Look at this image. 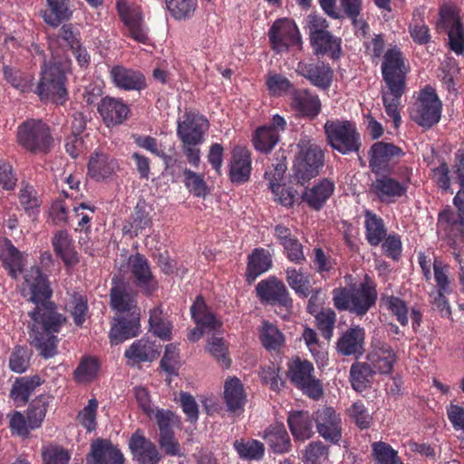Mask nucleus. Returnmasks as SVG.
<instances>
[{
    "label": "nucleus",
    "mask_w": 464,
    "mask_h": 464,
    "mask_svg": "<svg viewBox=\"0 0 464 464\" xmlns=\"http://www.w3.org/2000/svg\"><path fill=\"white\" fill-rule=\"evenodd\" d=\"M44 382L38 374L17 377L10 390L9 396L17 407L24 406L36 388Z\"/></svg>",
    "instance_id": "35"
},
{
    "label": "nucleus",
    "mask_w": 464,
    "mask_h": 464,
    "mask_svg": "<svg viewBox=\"0 0 464 464\" xmlns=\"http://www.w3.org/2000/svg\"><path fill=\"white\" fill-rule=\"evenodd\" d=\"M39 263L40 266H31L24 275V283L30 289V301L34 304L28 312V334L30 344L39 352V355L48 359L57 353V334L65 325L67 318L51 301L53 290L48 276L59 271L53 254L50 251L41 253Z\"/></svg>",
    "instance_id": "1"
},
{
    "label": "nucleus",
    "mask_w": 464,
    "mask_h": 464,
    "mask_svg": "<svg viewBox=\"0 0 464 464\" xmlns=\"http://www.w3.org/2000/svg\"><path fill=\"white\" fill-rule=\"evenodd\" d=\"M381 304L395 316L401 325L406 326L408 324L409 307L404 300L393 295L382 294Z\"/></svg>",
    "instance_id": "53"
},
{
    "label": "nucleus",
    "mask_w": 464,
    "mask_h": 464,
    "mask_svg": "<svg viewBox=\"0 0 464 464\" xmlns=\"http://www.w3.org/2000/svg\"><path fill=\"white\" fill-rule=\"evenodd\" d=\"M317 432L326 441L337 443L342 438L341 418L332 407L323 406L314 413Z\"/></svg>",
    "instance_id": "22"
},
{
    "label": "nucleus",
    "mask_w": 464,
    "mask_h": 464,
    "mask_svg": "<svg viewBox=\"0 0 464 464\" xmlns=\"http://www.w3.org/2000/svg\"><path fill=\"white\" fill-rule=\"evenodd\" d=\"M150 330L163 341L172 337V324L164 315L161 306H156L150 311Z\"/></svg>",
    "instance_id": "51"
},
{
    "label": "nucleus",
    "mask_w": 464,
    "mask_h": 464,
    "mask_svg": "<svg viewBox=\"0 0 464 464\" xmlns=\"http://www.w3.org/2000/svg\"><path fill=\"white\" fill-rule=\"evenodd\" d=\"M365 329L360 325H352L339 337L336 343L337 352L344 356L361 357L365 351Z\"/></svg>",
    "instance_id": "30"
},
{
    "label": "nucleus",
    "mask_w": 464,
    "mask_h": 464,
    "mask_svg": "<svg viewBox=\"0 0 464 464\" xmlns=\"http://www.w3.org/2000/svg\"><path fill=\"white\" fill-rule=\"evenodd\" d=\"M268 36L271 48L278 53L302 43L297 26L289 19L276 20L269 29Z\"/></svg>",
    "instance_id": "16"
},
{
    "label": "nucleus",
    "mask_w": 464,
    "mask_h": 464,
    "mask_svg": "<svg viewBox=\"0 0 464 464\" xmlns=\"http://www.w3.org/2000/svg\"><path fill=\"white\" fill-rule=\"evenodd\" d=\"M125 457L110 440L97 439L91 444L87 464H125Z\"/></svg>",
    "instance_id": "27"
},
{
    "label": "nucleus",
    "mask_w": 464,
    "mask_h": 464,
    "mask_svg": "<svg viewBox=\"0 0 464 464\" xmlns=\"http://www.w3.org/2000/svg\"><path fill=\"white\" fill-rule=\"evenodd\" d=\"M262 345L269 352L279 351L285 345V336L274 324L264 321L259 331Z\"/></svg>",
    "instance_id": "50"
},
{
    "label": "nucleus",
    "mask_w": 464,
    "mask_h": 464,
    "mask_svg": "<svg viewBox=\"0 0 464 464\" xmlns=\"http://www.w3.org/2000/svg\"><path fill=\"white\" fill-rule=\"evenodd\" d=\"M190 314L196 325L201 326L208 331L216 330L218 327L221 326V323L210 311L201 295L196 297V300L190 307Z\"/></svg>",
    "instance_id": "44"
},
{
    "label": "nucleus",
    "mask_w": 464,
    "mask_h": 464,
    "mask_svg": "<svg viewBox=\"0 0 464 464\" xmlns=\"http://www.w3.org/2000/svg\"><path fill=\"white\" fill-rule=\"evenodd\" d=\"M273 266L272 255L263 247L255 248L247 257L246 280L253 283L259 276Z\"/></svg>",
    "instance_id": "37"
},
{
    "label": "nucleus",
    "mask_w": 464,
    "mask_h": 464,
    "mask_svg": "<svg viewBox=\"0 0 464 464\" xmlns=\"http://www.w3.org/2000/svg\"><path fill=\"white\" fill-rule=\"evenodd\" d=\"M51 244L54 254L62 260L65 268H73L80 262L74 240L67 230L55 231L51 238Z\"/></svg>",
    "instance_id": "29"
},
{
    "label": "nucleus",
    "mask_w": 464,
    "mask_h": 464,
    "mask_svg": "<svg viewBox=\"0 0 464 464\" xmlns=\"http://www.w3.org/2000/svg\"><path fill=\"white\" fill-rule=\"evenodd\" d=\"M441 111L442 102L436 90L430 85H425L418 92L410 114L411 120L419 126L430 129L440 121Z\"/></svg>",
    "instance_id": "9"
},
{
    "label": "nucleus",
    "mask_w": 464,
    "mask_h": 464,
    "mask_svg": "<svg viewBox=\"0 0 464 464\" xmlns=\"http://www.w3.org/2000/svg\"><path fill=\"white\" fill-rule=\"evenodd\" d=\"M140 333V313L132 312L120 314L114 318L109 338L111 345H118L124 341L136 337Z\"/></svg>",
    "instance_id": "26"
},
{
    "label": "nucleus",
    "mask_w": 464,
    "mask_h": 464,
    "mask_svg": "<svg viewBox=\"0 0 464 464\" xmlns=\"http://www.w3.org/2000/svg\"><path fill=\"white\" fill-rule=\"evenodd\" d=\"M233 446L238 457L243 460L259 461L265 456L266 448L264 443L255 439L237 440Z\"/></svg>",
    "instance_id": "48"
},
{
    "label": "nucleus",
    "mask_w": 464,
    "mask_h": 464,
    "mask_svg": "<svg viewBox=\"0 0 464 464\" xmlns=\"http://www.w3.org/2000/svg\"><path fill=\"white\" fill-rule=\"evenodd\" d=\"M410 70L409 63L398 46L389 48L383 54L381 72L385 85L382 87V100L385 112L395 128L401 123L400 107L407 90L406 81Z\"/></svg>",
    "instance_id": "2"
},
{
    "label": "nucleus",
    "mask_w": 464,
    "mask_h": 464,
    "mask_svg": "<svg viewBox=\"0 0 464 464\" xmlns=\"http://www.w3.org/2000/svg\"><path fill=\"white\" fill-rule=\"evenodd\" d=\"M372 454L378 464H402L398 451L383 441L372 444Z\"/></svg>",
    "instance_id": "59"
},
{
    "label": "nucleus",
    "mask_w": 464,
    "mask_h": 464,
    "mask_svg": "<svg viewBox=\"0 0 464 464\" xmlns=\"http://www.w3.org/2000/svg\"><path fill=\"white\" fill-rule=\"evenodd\" d=\"M117 14L128 30V35L140 44L149 42L148 29L145 25L143 15L137 8L130 6L126 0H117Z\"/></svg>",
    "instance_id": "19"
},
{
    "label": "nucleus",
    "mask_w": 464,
    "mask_h": 464,
    "mask_svg": "<svg viewBox=\"0 0 464 464\" xmlns=\"http://www.w3.org/2000/svg\"><path fill=\"white\" fill-rule=\"evenodd\" d=\"M66 308L72 315L74 324L82 327L89 317L87 295L82 293L73 292L70 295Z\"/></svg>",
    "instance_id": "49"
},
{
    "label": "nucleus",
    "mask_w": 464,
    "mask_h": 464,
    "mask_svg": "<svg viewBox=\"0 0 464 464\" xmlns=\"http://www.w3.org/2000/svg\"><path fill=\"white\" fill-rule=\"evenodd\" d=\"M97 111L108 128L123 124L130 114L129 105L122 99L111 96L102 98L97 104Z\"/></svg>",
    "instance_id": "21"
},
{
    "label": "nucleus",
    "mask_w": 464,
    "mask_h": 464,
    "mask_svg": "<svg viewBox=\"0 0 464 464\" xmlns=\"http://www.w3.org/2000/svg\"><path fill=\"white\" fill-rule=\"evenodd\" d=\"M18 199L20 206L29 217H34L40 213L42 199L33 185H23L19 191Z\"/></svg>",
    "instance_id": "52"
},
{
    "label": "nucleus",
    "mask_w": 464,
    "mask_h": 464,
    "mask_svg": "<svg viewBox=\"0 0 464 464\" xmlns=\"http://www.w3.org/2000/svg\"><path fill=\"white\" fill-rule=\"evenodd\" d=\"M208 127L209 123L205 116L193 111H185L178 121L177 136L181 143L202 144Z\"/></svg>",
    "instance_id": "15"
},
{
    "label": "nucleus",
    "mask_w": 464,
    "mask_h": 464,
    "mask_svg": "<svg viewBox=\"0 0 464 464\" xmlns=\"http://www.w3.org/2000/svg\"><path fill=\"white\" fill-rule=\"evenodd\" d=\"M287 376L290 382L304 394L318 400L324 393L323 386L319 379L314 375V367L308 360L299 357L288 362Z\"/></svg>",
    "instance_id": "12"
},
{
    "label": "nucleus",
    "mask_w": 464,
    "mask_h": 464,
    "mask_svg": "<svg viewBox=\"0 0 464 464\" xmlns=\"http://www.w3.org/2000/svg\"><path fill=\"white\" fill-rule=\"evenodd\" d=\"M48 9L43 14L44 21L57 27L63 21L69 20L73 13L72 0H46Z\"/></svg>",
    "instance_id": "42"
},
{
    "label": "nucleus",
    "mask_w": 464,
    "mask_h": 464,
    "mask_svg": "<svg viewBox=\"0 0 464 464\" xmlns=\"http://www.w3.org/2000/svg\"><path fill=\"white\" fill-rule=\"evenodd\" d=\"M295 72L321 90L326 91L332 85L334 70L324 62H299Z\"/></svg>",
    "instance_id": "24"
},
{
    "label": "nucleus",
    "mask_w": 464,
    "mask_h": 464,
    "mask_svg": "<svg viewBox=\"0 0 464 464\" xmlns=\"http://www.w3.org/2000/svg\"><path fill=\"white\" fill-rule=\"evenodd\" d=\"M397 356L392 346L387 343H378L367 355L368 363L380 374H390Z\"/></svg>",
    "instance_id": "34"
},
{
    "label": "nucleus",
    "mask_w": 464,
    "mask_h": 464,
    "mask_svg": "<svg viewBox=\"0 0 464 464\" xmlns=\"http://www.w3.org/2000/svg\"><path fill=\"white\" fill-rule=\"evenodd\" d=\"M82 35L79 28L72 24H64L57 34L50 39V46H63L71 51L82 46Z\"/></svg>",
    "instance_id": "46"
},
{
    "label": "nucleus",
    "mask_w": 464,
    "mask_h": 464,
    "mask_svg": "<svg viewBox=\"0 0 464 464\" xmlns=\"http://www.w3.org/2000/svg\"><path fill=\"white\" fill-rule=\"evenodd\" d=\"M396 174L400 179L382 174L377 177L371 185V191L383 203H393L406 195L411 183L412 169L407 166L398 168Z\"/></svg>",
    "instance_id": "10"
},
{
    "label": "nucleus",
    "mask_w": 464,
    "mask_h": 464,
    "mask_svg": "<svg viewBox=\"0 0 464 464\" xmlns=\"http://www.w3.org/2000/svg\"><path fill=\"white\" fill-rule=\"evenodd\" d=\"M17 142L34 154H47L53 147L50 126L42 120L27 119L17 127Z\"/></svg>",
    "instance_id": "8"
},
{
    "label": "nucleus",
    "mask_w": 464,
    "mask_h": 464,
    "mask_svg": "<svg viewBox=\"0 0 464 464\" xmlns=\"http://www.w3.org/2000/svg\"><path fill=\"white\" fill-rule=\"evenodd\" d=\"M375 371L365 362H355L350 368V382L357 392H362L372 387Z\"/></svg>",
    "instance_id": "43"
},
{
    "label": "nucleus",
    "mask_w": 464,
    "mask_h": 464,
    "mask_svg": "<svg viewBox=\"0 0 464 464\" xmlns=\"http://www.w3.org/2000/svg\"><path fill=\"white\" fill-rule=\"evenodd\" d=\"M310 43L316 56H327L334 61L342 56V39L324 29L326 21L316 16H310Z\"/></svg>",
    "instance_id": "11"
},
{
    "label": "nucleus",
    "mask_w": 464,
    "mask_h": 464,
    "mask_svg": "<svg viewBox=\"0 0 464 464\" xmlns=\"http://www.w3.org/2000/svg\"><path fill=\"white\" fill-rule=\"evenodd\" d=\"M262 438L275 454H285L292 450L290 436L283 423L268 426L264 430Z\"/></svg>",
    "instance_id": "36"
},
{
    "label": "nucleus",
    "mask_w": 464,
    "mask_h": 464,
    "mask_svg": "<svg viewBox=\"0 0 464 464\" xmlns=\"http://www.w3.org/2000/svg\"><path fill=\"white\" fill-rule=\"evenodd\" d=\"M291 108L303 117L314 119L322 109L318 95L308 89H294L291 93Z\"/></svg>",
    "instance_id": "31"
},
{
    "label": "nucleus",
    "mask_w": 464,
    "mask_h": 464,
    "mask_svg": "<svg viewBox=\"0 0 464 464\" xmlns=\"http://www.w3.org/2000/svg\"><path fill=\"white\" fill-rule=\"evenodd\" d=\"M314 414L306 411H293L287 418V424L295 440H305L314 434Z\"/></svg>",
    "instance_id": "39"
},
{
    "label": "nucleus",
    "mask_w": 464,
    "mask_h": 464,
    "mask_svg": "<svg viewBox=\"0 0 464 464\" xmlns=\"http://www.w3.org/2000/svg\"><path fill=\"white\" fill-rule=\"evenodd\" d=\"M334 189L335 185L333 180L323 179L313 188L306 189L303 198L311 208L320 210L334 194Z\"/></svg>",
    "instance_id": "41"
},
{
    "label": "nucleus",
    "mask_w": 464,
    "mask_h": 464,
    "mask_svg": "<svg viewBox=\"0 0 464 464\" xmlns=\"http://www.w3.org/2000/svg\"><path fill=\"white\" fill-rule=\"evenodd\" d=\"M286 169L285 158L282 157V160H278L276 164L273 163L265 171V179L268 182V188L275 195H278L280 191L284 190L282 181Z\"/></svg>",
    "instance_id": "56"
},
{
    "label": "nucleus",
    "mask_w": 464,
    "mask_h": 464,
    "mask_svg": "<svg viewBox=\"0 0 464 464\" xmlns=\"http://www.w3.org/2000/svg\"><path fill=\"white\" fill-rule=\"evenodd\" d=\"M286 282L295 293L301 298H306L310 295V286L307 277L301 270L295 267L285 269Z\"/></svg>",
    "instance_id": "60"
},
{
    "label": "nucleus",
    "mask_w": 464,
    "mask_h": 464,
    "mask_svg": "<svg viewBox=\"0 0 464 464\" xmlns=\"http://www.w3.org/2000/svg\"><path fill=\"white\" fill-rule=\"evenodd\" d=\"M256 295L263 304L278 305L286 310L293 307V299L285 283L275 276H270L257 283Z\"/></svg>",
    "instance_id": "13"
},
{
    "label": "nucleus",
    "mask_w": 464,
    "mask_h": 464,
    "mask_svg": "<svg viewBox=\"0 0 464 464\" xmlns=\"http://www.w3.org/2000/svg\"><path fill=\"white\" fill-rule=\"evenodd\" d=\"M327 144L343 155L359 153L362 137L356 123L349 120H327L324 125Z\"/></svg>",
    "instance_id": "5"
},
{
    "label": "nucleus",
    "mask_w": 464,
    "mask_h": 464,
    "mask_svg": "<svg viewBox=\"0 0 464 464\" xmlns=\"http://www.w3.org/2000/svg\"><path fill=\"white\" fill-rule=\"evenodd\" d=\"M53 400L52 395L44 393L31 401L27 409V419L31 430L37 429L42 425Z\"/></svg>",
    "instance_id": "47"
},
{
    "label": "nucleus",
    "mask_w": 464,
    "mask_h": 464,
    "mask_svg": "<svg viewBox=\"0 0 464 464\" xmlns=\"http://www.w3.org/2000/svg\"><path fill=\"white\" fill-rule=\"evenodd\" d=\"M286 121L279 114L273 116L271 122L256 128L252 136V144L256 150L268 153L280 140V132L285 130Z\"/></svg>",
    "instance_id": "18"
},
{
    "label": "nucleus",
    "mask_w": 464,
    "mask_h": 464,
    "mask_svg": "<svg viewBox=\"0 0 464 464\" xmlns=\"http://www.w3.org/2000/svg\"><path fill=\"white\" fill-rule=\"evenodd\" d=\"M110 78L113 85L120 90L140 92L147 88L145 75L140 71L121 64L111 68Z\"/></svg>",
    "instance_id": "28"
},
{
    "label": "nucleus",
    "mask_w": 464,
    "mask_h": 464,
    "mask_svg": "<svg viewBox=\"0 0 464 464\" xmlns=\"http://www.w3.org/2000/svg\"><path fill=\"white\" fill-rule=\"evenodd\" d=\"M454 169L455 179L460 188L453 198L456 210L450 206L441 209L437 227L449 240L455 243L464 237V153L458 156Z\"/></svg>",
    "instance_id": "4"
},
{
    "label": "nucleus",
    "mask_w": 464,
    "mask_h": 464,
    "mask_svg": "<svg viewBox=\"0 0 464 464\" xmlns=\"http://www.w3.org/2000/svg\"><path fill=\"white\" fill-rule=\"evenodd\" d=\"M128 265L134 285L147 296L152 295L159 288V283L152 274L148 258L140 253L130 255Z\"/></svg>",
    "instance_id": "17"
},
{
    "label": "nucleus",
    "mask_w": 464,
    "mask_h": 464,
    "mask_svg": "<svg viewBox=\"0 0 464 464\" xmlns=\"http://www.w3.org/2000/svg\"><path fill=\"white\" fill-rule=\"evenodd\" d=\"M99 369L100 363L97 359L85 357L75 369L74 379L78 382H91L96 378Z\"/></svg>",
    "instance_id": "62"
},
{
    "label": "nucleus",
    "mask_w": 464,
    "mask_h": 464,
    "mask_svg": "<svg viewBox=\"0 0 464 464\" xmlns=\"http://www.w3.org/2000/svg\"><path fill=\"white\" fill-rule=\"evenodd\" d=\"M224 401L228 411L237 413L244 411L246 394L238 378L233 377L226 381L224 385Z\"/></svg>",
    "instance_id": "40"
},
{
    "label": "nucleus",
    "mask_w": 464,
    "mask_h": 464,
    "mask_svg": "<svg viewBox=\"0 0 464 464\" xmlns=\"http://www.w3.org/2000/svg\"><path fill=\"white\" fill-rule=\"evenodd\" d=\"M152 225L151 218L149 213L143 207L137 205L131 215L130 221L127 222L123 226V233L129 235L130 237H137L146 227H150Z\"/></svg>",
    "instance_id": "54"
},
{
    "label": "nucleus",
    "mask_w": 464,
    "mask_h": 464,
    "mask_svg": "<svg viewBox=\"0 0 464 464\" xmlns=\"http://www.w3.org/2000/svg\"><path fill=\"white\" fill-rule=\"evenodd\" d=\"M252 172V153L244 146H235L228 164L229 180L236 185L249 181Z\"/></svg>",
    "instance_id": "23"
},
{
    "label": "nucleus",
    "mask_w": 464,
    "mask_h": 464,
    "mask_svg": "<svg viewBox=\"0 0 464 464\" xmlns=\"http://www.w3.org/2000/svg\"><path fill=\"white\" fill-rule=\"evenodd\" d=\"M0 260L8 276L16 280L24 270L26 256L16 248L11 240L0 243Z\"/></svg>",
    "instance_id": "32"
},
{
    "label": "nucleus",
    "mask_w": 464,
    "mask_h": 464,
    "mask_svg": "<svg viewBox=\"0 0 464 464\" xmlns=\"http://www.w3.org/2000/svg\"><path fill=\"white\" fill-rule=\"evenodd\" d=\"M129 449L137 464H158L161 459L155 443L146 438L140 430L131 434Z\"/></svg>",
    "instance_id": "25"
},
{
    "label": "nucleus",
    "mask_w": 464,
    "mask_h": 464,
    "mask_svg": "<svg viewBox=\"0 0 464 464\" xmlns=\"http://www.w3.org/2000/svg\"><path fill=\"white\" fill-rule=\"evenodd\" d=\"M297 150L293 166V179L297 184L304 185L319 174L324 166V153L318 145L304 139L299 140Z\"/></svg>",
    "instance_id": "7"
},
{
    "label": "nucleus",
    "mask_w": 464,
    "mask_h": 464,
    "mask_svg": "<svg viewBox=\"0 0 464 464\" xmlns=\"http://www.w3.org/2000/svg\"><path fill=\"white\" fill-rule=\"evenodd\" d=\"M364 228L367 242L372 246H379L387 236L383 219L372 211H364Z\"/></svg>",
    "instance_id": "45"
},
{
    "label": "nucleus",
    "mask_w": 464,
    "mask_h": 464,
    "mask_svg": "<svg viewBox=\"0 0 464 464\" xmlns=\"http://www.w3.org/2000/svg\"><path fill=\"white\" fill-rule=\"evenodd\" d=\"M206 350L223 368L228 369L231 366L228 344L222 337L212 336L208 340Z\"/></svg>",
    "instance_id": "55"
},
{
    "label": "nucleus",
    "mask_w": 464,
    "mask_h": 464,
    "mask_svg": "<svg viewBox=\"0 0 464 464\" xmlns=\"http://www.w3.org/2000/svg\"><path fill=\"white\" fill-rule=\"evenodd\" d=\"M43 464H68L71 455L59 445H49L42 450Z\"/></svg>",
    "instance_id": "64"
},
{
    "label": "nucleus",
    "mask_w": 464,
    "mask_h": 464,
    "mask_svg": "<svg viewBox=\"0 0 464 464\" xmlns=\"http://www.w3.org/2000/svg\"><path fill=\"white\" fill-rule=\"evenodd\" d=\"M113 285L110 291L111 306L113 310L123 314L137 311L136 295L123 281L112 279Z\"/></svg>",
    "instance_id": "33"
},
{
    "label": "nucleus",
    "mask_w": 464,
    "mask_h": 464,
    "mask_svg": "<svg viewBox=\"0 0 464 464\" xmlns=\"http://www.w3.org/2000/svg\"><path fill=\"white\" fill-rule=\"evenodd\" d=\"M462 23L457 9L450 5H442L439 9V18L436 22V29L440 32H448L460 25Z\"/></svg>",
    "instance_id": "61"
},
{
    "label": "nucleus",
    "mask_w": 464,
    "mask_h": 464,
    "mask_svg": "<svg viewBox=\"0 0 464 464\" xmlns=\"http://www.w3.org/2000/svg\"><path fill=\"white\" fill-rule=\"evenodd\" d=\"M160 353V344L149 337H141L126 348L123 355L128 366L140 367L142 363L155 361Z\"/></svg>",
    "instance_id": "20"
},
{
    "label": "nucleus",
    "mask_w": 464,
    "mask_h": 464,
    "mask_svg": "<svg viewBox=\"0 0 464 464\" xmlns=\"http://www.w3.org/2000/svg\"><path fill=\"white\" fill-rule=\"evenodd\" d=\"M116 161L108 154L95 150L88 161V175L91 179L100 181L110 178L115 170Z\"/></svg>",
    "instance_id": "38"
},
{
    "label": "nucleus",
    "mask_w": 464,
    "mask_h": 464,
    "mask_svg": "<svg viewBox=\"0 0 464 464\" xmlns=\"http://www.w3.org/2000/svg\"><path fill=\"white\" fill-rule=\"evenodd\" d=\"M405 154L401 147L392 142L376 141L368 150L369 167L374 174L390 171Z\"/></svg>",
    "instance_id": "14"
},
{
    "label": "nucleus",
    "mask_w": 464,
    "mask_h": 464,
    "mask_svg": "<svg viewBox=\"0 0 464 464\" xmlns=\"http://www.w3.org/2000/svg\"><path fill=\"white\" fill-rule=\"evenodd\" d=\"M65 65L61 62H44L34 91L41 101L52 100L61 105L67 101Z\"/></svg>",
    "instance_id": "6"
},
{
    "label": "nucleus",
    "mask_w": 464,
    "mask_h": 464,
    "mask_svg": "<svg viewBox=\"0 0 464 464\" xmlns=\"http://www.w3.org/2000/svg\"><path fill=\"white\" fill-rule=\"evenodd\" d=\"M333 303L338 311H348L358 317L364 316L378 299L377 285L366 274L363 281L332 291Z\"/></svg>",
    "instance_id": "3"
},
{
    "label": "nucleus",
    "mask_w": 464,
    "mask_h": 464,
    "mask_svg": "<svg viewBox=\"0 0 464 464\" xmlns=\"http://www.w3.org/2000/svg\"><path fill=\"white\" fill-rule=\"evenodd\" d=\"M409 33L413 42L417 44L424 45L430 42V28L417 11L413 12L412 20L409 24Z\"/></svg>",
    "instance_id": "58"
},
{
    "label": "nucleus",
    "mask_w": 464,
    "mask_h": 464,
    "mask_svg": "<svg viewBox=\"0 0 464 464\" xmlns=\"http://www.w3.org/2000/svg\"><path fill=\"white\" fill-rule=\"evenodd\" d=\"M329 449L321 441L309 443L304 450V461L305 464H324L328 460Z\"/></svg>",
    "instance_id": "63"
},
{
    "label": "nucleus",
    "mask_w": 464,
    "mask_h": 464,
    "mask_svg": "<svg viewBox=\"0 0 464 464\" xmlns=\"http://www.w3.org/2000/svg\"><path fill=\"white\" fill-rule=\"evenodd\" d=\"M5 79L21 92H29L33 87V76L10 66L3 67Z\"/></svg>",
    "instance_id": "57"
}]
</instances>
